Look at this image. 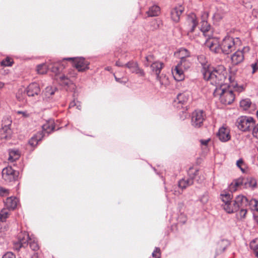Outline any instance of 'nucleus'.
<instances>
[{
	"label": "nucleus",
	"mask_w": 258,
	"mask_h": 258,
	"mask_svg": "<svg viewBox=\"0 0 258 258\" xmlns=\"http://www.w3.org/2000/svg\"><path fill=\"white\" fill-rule=\"evenodd\" d=\"M203 77L205 80L216 87H222L228 84H232L235 87L236 83L234 82L233 77L229 76L224 66L219 65L215 68L208 67L203 71Z\"/></svg>",
	"instance_id": "f257e3e1"
},
{
	"label": "nucleus",
	"mask_w": 258,
	"mask_h": 258,
	"mask_svg": "<svg viewBox=\"0 0 258 258\" xmlns=\"http://www.w3.org/2000/svg\"><path fill=\"white\" fill-rule=\"evenodd\" d=\"M241 42L239 38H233L227 35L220 43L215 38L209 41L207 43V46L212 51L215 53L222 52L225 54H229L233 51L236 50L237 46Z\"/></svg>",
	"instance_id": "f03ea898"
},
{
	"label": "nucleus",
	"mask_w": 258,
	"mask_h": 258,
	"mask_svg": "<svg viewBox=\"0 0 258 258\" xmlns=\"http://www.w3.org/2000/svg\"><path fill=\"white\" fill-rule=\"evenodd\" d=\"M232 84L229 83L222 87H216L213 92L214 96L219 97L220 102L223 104H231L235 99V94L231 89V87H233Z\"/></svg>",
	"instance_id": "7ed1b4c3"
},
{
	"label": "nucleus",
	"mask_w": 258,
	"mask_h": 258,
	"mask_svg": "<svg viewBox=\"0 0 258 258\" xmlns=\"http://www.w3.org/2000/svg\"><path fill=\"white\" fill-rule=\"evenodd\" d=\"M164 67V63L159 60L155 61L150 64V68L152 72L156 75L157 81H159L162 86H166L168 83L167 77L165 75H160L161 71Z\"/></svg>",
	"instance_id": "20e7f679"
},
{
	"label": "nucleus",
	"mask_w": 258,
	"mask_h": 258,
	"mask_svg": "<svg viewBox=\"0 0 258 258\" xmlns=\"http://www.w3.org/2000/svg\"><path fill=\"white\" fill-rule=\"evenodd\" d=\"M238 128L242 132H249L255 124L254 119L250 116H241L238 117L236 122Z\"/></svg>",
	"instance_id": "39448f33"
},
{
	"label": "nucleus",
	"mask_w": 258,
	"mask_h": 258,
	"mask_svg": "<svg viewBox=\"0 0 258 258\" xmlns=\"http://www.w3.org/2000/svg\"><path fill=\"white\" fill-rule=\"evenodd\" d=\"M198 174V169L190 168L188 171V178L180 180L178 182L179 187L182 189H184L186 187L192 185L194 183V179L196 178Z\"/></svg>",
	"instance_id": "423d86ee"
},
{
	"label": "nucleus",
	"mask_w": 258,
	"mask_h": 258,
	"mask_svg": "<svg viewBox=\"0 0 258 258\" xmlns=\"http://www.w3.org/2000/svg\"><path fill=\"white\" fill-rule=\"evenodd\" d=\"M2 178L7 182H11L17 179L19 172L8 166L4 168L2 172Z\"/></svg>",
	"instance_id": "0eeeda50"
},
{
	"label": "nucleus",
	"mask_w": 258,
	"mask_h": 258,
	"mask_svg": "<svg viewBox=\"0 0 258 258\" xmlns=\"http://www.w3.org/2000/svg\"><path fill=\"white\" fill-rule=\"evenodd\" d=\"M206 118L205 113L202 110H196L192 113L191 124L195 127H200Z\"/></svg>",
	"instance_id": "6e6552de"
},
{
	"label": "nucleus",
	"mask_w": 258,
	"mask_h": 258,
	"mask_svg": "<svg viewBox=\"0 0 258 258\" xmlns=\"http://www.w3.org/2000/svg\"><path fill=\"white\" fill-rule=\"evenodd\" d=\"M209 16L208 12H204L202 15V18L203 21L202 22V25L201 28V30L203 33V35L205 37H207L206 44L209 41L212 40L213 39H211L212 37V31H211V26L209 24L207 21L205 20L208 18Z\"/></svg>",
	"instance_id": "1a4fd4ad"
},
{
	"label": "nucleus",
	"mask_w": 258,
	"mask_h": 258,
	"mask_svg": "<svg viewBox=\"0 0 258 258\" xmlns=\"http://www.w3.org/2000/svg\"><path fill=\"white\" fill-rule=\"evenodd\" d=\"M63 60H73V66L80 72L84 71L89 68V62L83 57H68L64 58Z\"/></svg>",
	"instance_id": "9d476101"
},
{
	"label": "nucleus",
	"mask_w": 258,
	"mask_h": 258,
	"mask_svg": "<svg viewBox=\"0 0 258 258\" xmlns=\"http://www.w3.org/2000/svg\"><path fill=\"white\" fill-rule=\"evenodd\" d=\"M249 51L248 47H244L242 50H237L231 56L232 62L234 65H237L244 60V54Z\"/></svg>",
	"instance_id": "9b49d317"
},
{
	"label": "nucleus",
	"mask_w": 258,
	"mask_h": 258,
	"mask_svg": "<svg viewBox=\"0 0 258 258\" xmlns=\"http://www.w3.org/2000/svg\"><path fill=\"white\" fill-rule=\"evenodd\" d=\"M124 67L130 69L132 73H135L140 76L144 77L145 75L144 70L139 67L137 61H130L124 64Z\"/></svg>",
	"instance_id": "f8f14e48"
},
{
	"label": "nucleus",
	"mask_w": 258,
	"mask_h": 258,
	"mask_svg": "<svg viewBox=\"0 0 258 258\" xmlns=\"http://www.w3.org/2000/svg\"><path fill=\"white\" fill-rule=\"evenodd\" d=\"M30 240L31 239L27 232L21 233L18 236V242L15 243V248L19 250L21 247H25Z\"/></svg>",
	"instance_id": "ddd939ff"
},
{
	"label": "nucleus",
	"mask_w": 258,
	"mask_h": 258,
	"mask_svg": "<svg viewBox=\"0 0 258 258\" xmlns=\"http://www.w3.org/2000/svg\"><path fill=\"white\" fill-rule=\"evenodd\" d=\"M26 91L29 97H37L40 93L41 89L38 84L32 83L27 87Z\"/></svg>",
	"instance_id": "4468645a"
},
{
	"label": "nucleus",
	"mask_w": 258,
	"mask_h": 258,
	"mask_svg": "<svg viewBox=\"0 0 258 258\" xmlns=\"http://www.w3.org/2000/svg\"><path fill=\"white\" fill-rule=\"evenodd\" d=\"M186 53V56H181L180 61L177 64L184 70L188 69L191 65V59L190 57V52L187 50H183Z\"/></svg>",
	"instance_id": "2eb2a0df"
},
{
	"label": "nucleus",
	"mask_w": 258,
	"mask_h": 258,
	"mask_svg": "<svg viewBox=\"0 0 258 258\" xmlns=\"http://www.w3.org/2000/svg\"><path fill=\"white\" fill-rule=\"evenodd\" d=\"M217 137L223 142H226L230 140L231 136L229 128L225 126L220 127L217 133Z\"/></svg>",
	"instance_id": "dca6fc26"
},
{
	"label": "nucleus",
	"mask_w": 258,
	"mask_h": 258,
	"mask_svg": "<svg viewBox=\"0 0 258 258\" xmlns=\"http://www.w3.org/2000/svg\"><path fill=\"white\" fill-rule=\"evenodd\" d=\"M189 98V94L187 92H184L182 93H179L177 96L176 98L174 100V105L176 106V104L177 107L180 108L185 103H186Z\"/></svg>",
	"instance_id": "f3484780"
},
{
	"label": "nucleus",
	"mask_w": 258,
	"mask_h": 258,
	"mask_svg": "<svg viewBox=\"0 0 258 258\" xmlns=\"http://www.w3.org/2000/svg\"><path fill=\"white\" fill-rule=\"evenodd\" d=\"M184 8L182 6L175 7L171 11V17L175 22H178L180 19V16L184 11Z\"/></svg>",
	"instance_id": "a211bd4d"
},
{
	"label": "nucleus",
	"mask_w": 258,
	"mask_h": 258,
	"mask_svg": "<svg viewBox=\"0 0 258 258\" xmlns=\"http://www.w3.org/2000/svg\"><path fill=\"white\" fill-rule=\"evenodd\" d=\"M54 122L53 119H49L46 121V122L42 125V135L43 137L45 134L48 135L51 133L54 129Z\"/></svg>",
	"instance_id": "6ab92c4d"
},
{
	"label": "nucleus",
	"mask_w": 258,
	"mask_h": 258,
	"mask_svg": "<svg viewBox=\"0 0 258 258\" xmlns=\"http://www.w3.org/2000/svg\"><path fill=\"white\" fill-rule=\"evenodd\" d=\"M186 23L190 26L189 31L188 33V35H189L190 33L192 32L195 28L198 25V21L196 16L194 14H191L188 15Z\"/></svg>",
	"instance_id": "aec40b11"
},
{
	"label": "nucleus",
	"mask_w": 258,
	"mask_h": 258,
	"mask_svg": "<svg viewBox=\"0 0 258 258\" xmlns=\"http://www.w3.org/2000/svg\"><path fill=\"white\" fill-rule=\"evenodd\" d=\"M184 70L178 64L175 66L174 69L172 70V73L174 79L177 81H181L184 78L183 71Z\"/></svg>",
	"instance_id": "412c9836"
},
{
	"label": "nucleus",
	"mask_w": 258,
	"mask_h": 258,
	"mask_svg": "<svg viewBox=\"0 0 258 258\" xmlns=\"http://www.w3.org/2000/svg\"><path fill=\"white\" fill-rule=\"evenodd\" d=\"M18 203V200L15 197L8 198L5 201V206L9 210H14Z\"/></svg>",
	"instance_id": "4be33fe9"
},
{
	"label": "nucleus",
	"mask_w": 258,
	"mask_h": 258,
	"mask_svg": "<svg viewBox=\"0 0 258 258\" xmlns=\"http://www.w3.org/2000/svg\"><path fill=\"white\" fill-rule=\"evenodd\" d=\"M61 63L62 62L60 61L51 62L48 65V67L51 72H53L55 74H57L59 73L64 68Z\"/></svg>",
	"instance_id": "5701e85b"
},
{
	"label": "nucleus",
	"mask_w": 258,
	"mask_h": 258,
	"mask_svg": "<svg viewBox=\"0 0 258 258\" xmlns=\"http://www.w3.org/2000/svg\"><path fill=\"white\" fill-rule=\"evenodd\" d=\"M224 210L228 213L236 212L239 210L238 206L236 205L234 201H231L228 204L222 205Z\"/></svg>",
	"instance_id": "b1692460"
},
{
	"label": "nucleus",
	"mask_w": 258,
	"mask_h": 258,
	"mask_svg": "<svg viewBox=\"0 0 258 258\" xmlns=\"http://www.w3.org/2000/svg\"><path fill=\"white\" fill-rule=\"evenodd\" d=\"M234 202L236 205L238 206L239 209L240 208H244L248 204L247 198L242 195L237 196Z\"/></svg>",
	"instance_id": "393cba45"
},
{
	"label": "nucleus",
	"mask_w": 258,
	"mask_h": 258,
	"mask_svg": "<svg viewBox=\"0 0 258 258\" xmlns=\"http://www.w3.org/2000/svg\"><path fill=\"white\" fill-rule=\"evenodd\" d=\"M245 178L239 177L235 179L231 183L230 188L231 190H236L237 188H244Z\"/></svg>",
	"instance_id": "a878e982"
},
{
	"label": "nucleus",
	"mask_w": 258,
	"mask_h": 258,
	"mask_svg": "<svg viewBox=\"0 0 258 258\" xmlns=\"http://www.w3.org/2000/svg\"><path fill=\"white\" fill-rule=\"evenodd\" d=\"M12 131L10 127H3L0 128V138L8 140L12 137Z\"/></svg>",
	"instance_id": "bb28decb"
},
{
	"label": "nucleus",
	"mask_w": 258,
	"mask_h": 258,
	"mask_svg": "<svg viewBox=\"0 0 258 258\" xmlns=\"http://www.w3.org/2000/svg\"><path fill=\"white\" fill-rule=\"evenodd\" d=\"M8 161L9 162H13L19 159L20 157V152L18 150L10 149L9 150Z\"/></svg>",
	"instance_id": "cd10ccee"
},
{
	"label": "nucleus",
	"mask_w": 258,
	"mask_h": 258,
	"mask_svg": "<svg viewBox=\"0 0 258 258\" xmlns=\"http://www.w3.org/2000/svg\"><path fill=\"white\" fill-rule=\"evenodd\" d=\"M57 90L56 87L47 86L43 92L44 99H47L51 97Z\"/></svg>",
	"instance_id": "c85d7f7f"
},
{
	"label": "nucleus",
	"mask_w": 258,
	"mask_h": 258,
	"mask_svg": "<svg viewBox=\"0 0 258 258\" xmlns=\"http://www.w3.org/2000/svg\"><path fill=\"white\" fill-rule=\"evenodd\" d=\"M257 186V182L256 179L252 177H248L245 179L244 188H250L254 189Z\"/></svg>",
	"instance_id": "c756f323"
},
{
	"label": "nucleus",
	"mask_w": 258,
	"mask_h": 258,
	"mask_svg": "<svg viewBox=\"0 0 258 258\" xmlns=\"http://www.w3.org/2000/svg\"><path fill=\"white\" fill-rule=\"evenodd\" d=\"M160 13V8L157 5H153L149 8L147 14L149 17H156Z\"/></svg>",
	"instance_id": "7c9ffc66"
},
{
	"label": "nucleus",
	"mask_w": 258,
	"mask_h": 258,
	"mask_svg": "<svg viewBox=\"0 0 258 258\" xmlns=\"http://www.w3.org/2000/svg\"><path fill=\"white\" fill-rule=\"evenodd\" d=\"M229 241L227 240L222 239L219 241L217 243V252L220 253L223 252L229 245Z\"/></svg>",
	"instance_id": "2f4dec72"
},
{
	"label": "nucleus",
	"mask_w": 258,
	"mask_h": 258,
	"mask_svg": "<svg viewBox=\"0 0 258 258\" xmlns=\"http://www.w3.org/2000/svg\"><path fill=\"white\" fill-rule=\"evenodd\" d=\"M43 138V136H42V133H38L36 135L31 138L29 143L32 146H35L38 144V142L40 141Z\"/></svg>",
	"instance_id": "473e14b6"
},
{
	"label": "nucleus",
	"mask_w": 258,
	"mask_h": 258,
	"mask_svg": "<svg viewBox=\"0 0 258 258\" xmlns=\"http://www.w3.org/2000/svg\"><path fill=\"white\" fill-rule=\"evenodd\" d=\"M198 60L199 62L202 64L203 66V70H202V73L203 74V71L205 70H207L208 69V67H210L207 64V60L206 59V56L203 55L201 54L198 56Z\"/></svg>",
	"instance_id": "72a5a7b5"
},
{
	"label": "nucleus",
	"mask_w": 258,
	"mask_h": 258,
	"mask_svg": "<svg viewBox=\"0 0 258 258\" xmlns=\"http://www.w3.org/2000/svg\"><path fill=\"white\" fill-rule=\"evenodd\" d=\"M10 215V210L4 208L0 211V221L4 222Z\"/></svg>",
	"instance_id": "f704fd0d"
},
{
	"label": "nucleus",
	"mask_w": 258,
	"mask_h": 258,
	"mask_svg": "<svg viewBox=\"0 0 258 258\" xmlns=\"http://www.w3.org/2000/svg\"><path fill=\"white\" fill-rule=\"evenodd\" d=\"M48 69H49L48 66L45 63H42L37 66V72L38 74L43 75L47 73Z\"/></svg>",
	"instance_id": "c9c22d12"
},
{
	"label": "nucleus",
	"mask_w": 258,
	"mask_h": 258,
	"mask_svg": "<svg viewBox=\"0 0 258 258\" xmlns=\"http://www.w3.org/2000/svg\"><path fill=\"white\" fill-rule=\"evenodd\" d=\"M221 199L224 203L223 204H228L232 200V195L230 193H223L221 194Z\"/></svg>",
	"instance_id": "e433bc0d"
},
{
	"label": "nucleus",
	"mask_w": 258,
	"mask_h": 258,
	"mask_svg": "<svg viewBox=\"0 0 258 258\" xmlns=\"http://www.w3.org/2000/svg\"><path fill=\"white\" fill-rule=\"evenodd\" d=\"M251 104V102L249 99H245L242 100L240 102V106L243 110H247L249 108Z\"/></svg>",
	"instance_id": "4c0bfd02"
},
{
	"label": "nucleus",
	"mask_w": 258,
	"mask_h": 258,
	"mask_svg": "<svg viewBox=\"0 0 258 258\" xmlns=\"http://www.w3.org/2000/svg\"><path fill=\"white\" fill-rule=\"evenodd\" d=\"M145 59L146 62L144 63L145 67H149L150 64H151L153 62L156 61V60H155V56L152 54L147 55L145 57Z\"/></svg>",
	"instance_id": "58836bf2"
},
{
	"label": "nucleus",
	"mask_w": 258,
	"mask_h": 258,
	"mask_svg": "<svg viewBox=\"0 0 258 258\" xmlns=\"http://www.w3.org/2000/svg\"><path fill=\"white\" fill-rule=\"evenodd\" d=\"M162 25V22L159 19H155L151 22V27L153 30L158 29Z\"/></svg>",
	"instance_id": "ea45409f"
},
{
	"label": "nucleus",
	"mask_w": 258,
	"mask_h": 258,
	"mask_svg": "<svg viewBox=\"0 0 258 258\" xmlns=\"http://www.w3.org/2000/svg\"><path fill=\"white\" fill-rule=\"evenodd\" d=\"M60 83L62 85L68 86L71 83V81L64 75H61L59 77Z\"/></svg>",
	"instance_id": "a19ab883"
},
{
	"label": "nucleus",
	"mask_w": 258,
	"mask_h": 258,
	"mask_svg": "<svg viewBox=\"0 0 258 258\" xmlns=\"http://www.w3.org/2000/svg\"><path fill=\"white\" fill-rule=\"evenodd\" d=\"M240 210L236 213V216L238 219H242L245 218L247 213V210L244 208H240Z\"/></svg>",
	"instance_id": "79ce46f5"
},
{
	"label": "nucleus",
	"mask_w": 258,
	"mask_h": 258,
	"mask_svg": "<svg viewBox=\"0 0 258 258\" xmlns=\"http://www.w3.org/2000/svg\"><path fill=\"white\" fill-rule=\"evenodd\" d=\"M12 124V120L9 117H4L2 120L3 127H10Z\"/></svg>",
	"instance_id": "37998d69"
},
{
	"label": "nucleus",
	"mask_w": 258,
	"mask_h": 258,
	"mask_svg": "<svg viewBox=\"0 0 258 258\" xmlns=\"http://www.w3.org/2000/svg\"><path fill=\"white\" fill-rule=\"evenodd\" d=\"M248 204L252 210L258 211V201L256 199H251L248 201Z\"/></svg>",
	"instance_id": "c03bdc74"
},
{
	"label": "nucleus",
	"mask_w": 258,
	"mask_h": 258,
	"mask_svg": "<svg viewBox=\"0 0 258 258\" xmlns=\"http://www.w3.org/2000/svg\"><path fill=\"white\" fill-rule=\"evenodd\" d=\"M236 165L242 172H245V164L242 159H239L237 161Z\"/></svg>",
	"instance_id": "a18cd8bd"
},
{
	"label": "nucleus",
	"mask_w": 258,
	"mask_h": 258,
	"mask_svg": "<svg viewBox=\"0 0 258 258\" xmlns=\"http://www.w3.org/2000/svg\"><path fill=\"white\" fill-rule=\"evenodd\" d=\"M29 241V244L31 248L34 251L37 250L39 249V246L37 242L34 240H31V239Z\"/></svg>",
	"instance_id": "49530a36"
},
{
	"label": "nucleus",
	"mask_w": 258,
	"mask_h": 258,
	"mask_svg": "<svg viewBox=\"0 0 258 258\" xmlns=\"http://www.w3.org/2000/svg\"><path fill=\"white\" fill-rule=\"evenodd\" d=\"M250 246L254 250H258V239L252 240L250 243Z\"/></svg>",
	"instance_id": "de8ad7c7"
},
{
	"label": "nucleus",
	"mask_w": 258,
	"mask_h": 258,
	"mask_svg": "<svg viewBox=\"0 0 258 258\" xmlns=\"http://www.w3.org/2000/svg\"><path fill=\"white\" fill-rule=\"evenodd\" d=\"M10 194L9 189L5 188L2 186H0V196L6 197Z\"/></svg>",
	"instance_id": "09e8293b"
},
{
	"label": "nucleus",
	"mask_w": 258,
	"mask_h": 258,
	"mask_svg": "<svg viewBox=\"0 0 258 258\" xmlns=\"http://www.w3.org/2000/svg\"><path fill=\"white\" fill-rule=\"evenodd\" d=\"M152 256L155 258H160L161 253L160 249L159 247H155L152 253Z\"/></svg>",
	"instance_id": "8fccbe9b"
},
{
	"label": "nucleus",
	"mask_w": 258,
	"mask_h": 258,
	"mask_svg": "<svg viewBox=\"0 0 258 258\" xmlns=\"http://www.w3.org/2000/svg\"><path fill=\"white\" fill-rule=\"evenodd\" d=\"M1 64L4 66H11L12 61L10 58H7L1 62Z\"/></svg>",
	"instance_id": "3c124183"
},
{
	"label": "nucleus",
	"mask_w": 258,
	"mask_h": 258,
	"mask_svg": "<svg viewBox=\"0 0 258 258\" xmlns=\"http://www.w3.org/2000/svg\"><path fill=\"white\" fill-rule=\"evenodd\" d=\"M252 129L253 136L258 139V123L255 124Z\"/></svg>",
	"instance_id": "603ef678"
},
{
	"label": "nucleus",
	"mask_w": 258,
	"mask_h": 258,
	"mask_svg": "<svg viewBox=\"0 0 258 258\" xmlns=\"http://www.w3.org/2000/svg\"><path fill=\"white\" fill-rule=\"evenodd\" d=\"M209 200L208 195L207 193L204 194L200 198V201L203 204H206Z\"/></svg>",
	"instance_id": "864d4df0"
},
{
	"label": "nucleus",
	"mask_w": 258,
	"mask_h": 258,
	"mask_svg": "<svg viewBox=\"0 0 258 258\" xmlns=\"http://www.w3.org/2000/svg\"><path fill=\"white\" fill-rule=\"evenodd\" d=\"M2 258H16V256L13 253L8 252L3 256Z\"/></svg>",
	"instance_id": "5fc2aeb1"
},
{
	"label": "nucleus",
	"mask_w": 258,
	"mask_h": 258,
	"mask_svg": "<svg viewBox=\"0 0 258 258\" xmlns=\"http://www.w3.org/2000/svg\"><path fill=\"white\" fill-rule=\"evenodd\" d=\"M17 113L18 114H21L24 118H27L30 116V113H29L27 111H18Z\"/></svg>",
	"instance_id": "6e6d98bb"
},
{
	"label": "nucleus",
	"mask_w": 258,
	"mask_h": 258,
	"mask_svg": "<svg viewBox=\"0 0 258 258\" xmlns=\"http://www.w3.org/2000/svg\"><path fill=\"white\" fill-rule=\"evenodd\" d=\"M251 67L252 68V73L254 74L258 70V60L254 63H252L251 64Z\"/></svg>",
	"instance_id": "4d7b16f0"
},
{
	"label": "nucleus",
	"mask_w": 258,
	"mask_h": 258,
	"mask_svg": "<svg viewBox=\"0 0 258 258\" xmlns=\"http://www.w3.org/2000/svg\"><path fill=\"white\" fill-rule=\"evenodd\" d=\"M113 76L114 77V78L116 80V82H118V83H121V84H125L126 82H127V80H123V78H117L116 77V76L115 75V74H113Z\"/></svg>",
	"instance_id": "13d9d810"
},
{
	"label": "nucleus",
	"mask_w": 258,
	"mask_h": 258,
	"mask_svg": "<svg viewBox=\"0 0 258 258\" xmlns=\"http://www.w3.org/2000/svg\"><path fill=\"white\" fill-rule=\"evenodd\" d=\"M213 18L214 19L216 20L217 21H219L222 19V16H221V15L220 14L217 13H215L213 15Z\"/></svg>",
	"instance_id": "bf43d9fd"
},
{
	"label": "nucleus",
	"mask_w": 258,
	"mask_h": 258,
	"mask_svg": "<svg viewBox=\"0 0 258 258\" xmlns=\"http://www.w3.org/2000/svg\"><path fill=\"white\" fill-rule=\"evenodd\" d=\"M183 50H186V49L185 48H181L180 51H179V53L180 54V55L181 56H186V53H185V52H183Z\"/></svg>",
	"instance_id": "052dcab7"
},
{
	"label": "nucleus",
	"mask_w": 258,
	"mask_h": 258,
	"mask_svg": "<svg viewBox=\"0 0 258 258\" xmlns=\"http://www.w3.org/2000/svg\"><path fill=\"white\" fill-rule=\"evenodd\" d=\"M209 141H210V139L206 140H201L200 141V142H201V144L206 146V145H207Z\"/></svg>",
	"instance_id": "680f3d73"
},
{
	"label": "nucleus",
	"mask_w": 258,
	"mask_h": 258,
	"mask_svg": "<svg viewBox=\"0 0 258 258\" xmlns=\"http://www.w3.org/2000/svg\"><path fill=\"white\" fill-rule=\"evenodd\" d=\"M76 105H77L76 102L75 101V100H74L70 103L69 107L71 108L74 107L76 106Z\"/></svg>",
	"instance_id": "e2e57ef3"
},
{
	"label": "nucleus",
	"mask_w": 258,
	"mask_h": 258,
	"mask_svg": "<svg viewBox=\"0 0 258 258\" xmlns=\"http://www.w3.org/2000/svg\"><path fill=\"white\" fill-rule=\"evenodd\" d=\"M115 65L117 67H124V65H123L122 63H121L119 61H117L115 63Z\"/></svg>",
	"instance_id": "0e129e2a"
},
{
	"label": "nucleus",
	"mask_w": 258,
	"mask_h": 258,
	"mask_svg": "<svg viewBox=\"0 0 258 258\" xmlns=\"http://www.w3.org/2000/svg\"><path fill=\"white\" fill-rule=\"evenodd\" d=\"M76 103L77 105H76V106L77 108L79 110H80L81 109V105L80 102H79V101H77Z\"/></svg>",
	"instance_id": "69168bd1"
},
{
	"label": "nucleus",
	"mask_w": 258,
	"mask_h": 258,
	"mask_svg": "<svg viewBox=\"0 0 258 258\" xmlns=\"http://www.w3.org/2000/svg\"><path fill=\"white\" fill-rule=\"evenodd\" d=\"M31 258H40L37 253H34L31 256Z\"/></svg>",
	"instance_id": "338daca9"
},
{
	"label": "nucleus",
	"mask_w": 258,
	"mask_h": 258,
	"mask_svg": "<svg viewBox=\"0 0 258 258\" xmlns=\"http://www.w3.org/2000/svg\"><path fill=\"white\" fill-rule=\"evenodd\" d=\"M4 83L0 82V89L3 88L4 87Z\"/></svg>",
	"instance_id": "774afa93"
}]
</instances>
